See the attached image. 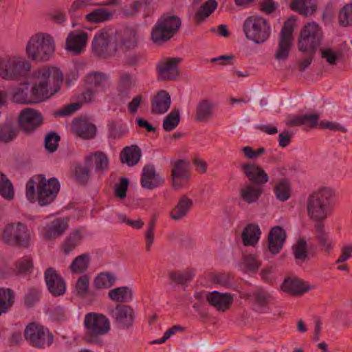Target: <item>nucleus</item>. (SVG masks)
Returning a JSON list of instances; mask_svg holds the SVG:
<instances>
[{
	"label": "nucleus",
	"mask_w": 352,
	"mask_h": 352,
	"mask_svg": "<svg viewBox=\"0 0 352 352\" xmlns=\"http://www.w3.org/2000/svg\"><path fill=\"white\" fill-rule=\"evenodd\" d=\"M30 90L33 104L40 102L57 93L63 80V74L56 67H43L32 73Z\"/></svg>",
	"instance_id": "obj_1"
},
{
	"label": "nucleus",
	"mask_w": 352,
	"mask_h": 352,
	"mask_svg": "<svg viewBox=\"0 0 352 352\" xmlns=\"http://www.w3.org/2000/svg\"><path fill=\"white\" fill-rule=\"evenodd\" d=\"M336 197L335 189L322 186L312 192L307 199V212L312 220H325L331 218L333 212V199Z\"/></svg>",
	"instance_id": "obj_2"
},
{
	"label": "nucleus",
	"mask_w": 352,
	"mask_h": 352,
	"mask_svg": "<svg viewBox=\"0 0 352 352\" xmlns=\"http://www.w3.org/2000/svg\"><path fill=\"white\" fill-rule=\"evenodd\" d=\"M54 50L53 38L44 33H38L31 36L25 48L28 58L36 62L49 60L54 54Z\"/></svg>",
	"instance_id": "obj_3"
},
{
	"label": "nucleus",
	"mask_w": 352,
	"mask_h": 352,
	"mask_svg": "<svg viewBox=\"0 0 352 352\" xmlns=\"http://www.w3.org/2000/svg\"><path fill=\"white\" fill-rule=\"evenodd\" d=\"M30 233L21 221L0 223V241L9 245L28 248L30 243Z\"/></svg>",
	"instance_id": "obj_4"
},
{
	"label": "nucleus",
	"mask_w": 352,
	"mask_h": 352,
	"mask_svg": "<svg viewBox=\"0 0 352 352\" xmlns=\"http://www.w3.org/2000/svg\"><path fill=\"white\" fill-rule=\"evenodd\" d=\"M84 324L86 329V342L102 344V341L100 336L107 333L110 330L109 319L101 314L88 313L85 316Z\"/></svg>",
	"instance_id": "obj_5"
},
{
	"label": "nucleus",
	"mask_w": 352,
	"mask_h": 352,
	"mask_svg": "<svg viewBox=\"0 0 352 352\" xmlns=\"http://www.w3.org/2000/svg\"><path fill=\"white\" fill-rule=\"evenodd\" d=\"M323 39L321 28L316 22L307 23L300 30L298 47L300 52L314 55Z\"/></svg>",
	"instance_id": "obj_6"
},
{
	"label": "nucleus",
	"mask_w": 352,
	"mask_h": 352,
	"mask_svg": "<svg viewBox=\"0 0 352 352\" xmlns=\"http://www.w3.org/2000/svg\"><path fill=\"white\" fill-rule=\"evenodd\" d=\"M245 38L255 43H265L271 34V28L267 21L262 16H248L243 25Z\"/></svg>",
	"instance_id": "obj_7"
},
{
	"label": "nucleus",
	"mask_w": 352,
	"mask_h": 352,
	"mask_svg": "<svg viewBox=\"0 0 352 352\" xmlns=\"http://www.w3.org/2000/svg\"><path fill=\"white\" fill-rule=\"evenodd\" d=\"M91 46L95 56L104 58L113 56L118 50L117 39L113 32L105 28L95 34Z\"/></svg>",
	"instance_id": "obj_8"
},
{
	"label": "nucleus",
	"mask_w": 352,
	"mask_h": 352,
	"mask_svg": "<svg viewBox=\"0 0 352 352\" xmlns=\"http://www.w3.org/2000/svg\"><path fill=\"white\" fill-rule=\"evenodd\" d=\"M24 336L31 345L37 348L50 346L53 342V336L49 330L34 322L26 327Z\"/></svg>",
	"instance_id": "obj_9"
},
{
	"label": "nucleus",
	"mask_w": 352,
	"mask_h": 352,
	"mask_svg": "<svg viewBox=\"0 0 352 352\" xmlns=\"http://www.w3.org/2000/svg\"><path fill=\"white\" fill-rule=\"evenodd\" d=\"M171 164L173 187L177 190L186 187L191 176L189 161L182 159L171 162Z\"/></svg>",
	"instance_id": "obj_10"
},
{
	"label": "nucleus",
	"mask_w": 352,
	"mask_h": 352,
	"mask_svg": "<svg viewBox=\"0 0 352 352\" xmlns=\"http://www.w3.org/2000/svg\"><path fill=\"white\" fill-rule=\"evenodd\" d=\"M294 28L289 22H285L281 29L278 46L274 53L275 59L280 62L286 60L292 46Z\"/></svg>",
	"instance_id": "obj_11"
},
{
	"label": "nucleus",
	"mask_w": 352,
	"mask_h": 352,
	"mask_svg": "<svg viewBox=\"0 0 352 352\" xmlns=\"http://www.w3.org/2000/svg\"><path fill=\"white\" fill-rule=\"evenodd\" d=\"M60 190L57 179L52 177L47 180L43 175V180L38 186V202L41 206H46L53 202Z\"/></svg>",
	"instance_id": "obj_12"
},
{
	"label": "nucleus",
	"mask_w": 352,
	"mask_h": 352,
	"mask_svg": "<svg viewBox=\"0 0 352 352\" xmlns=\"http://www.w3.org/2000/svg\"><path fill=\"white\" fill-rule=\"evenodd\" d=\"M31 65L27 60H11L0 66L3 78L14 80L25 76L30 70Z\"/></svg>",
	"instance_id": "obj_13"
},
{
	"label": "nucleus",
	"mask_w": 352,
	"mask_h": 352,
	"mask_svg": "<svg viewBox=\"0 0 352 352\" xmlns=\"http://www.w3.org/2000/svg\"><path fill=\"white\" fill-rule=\"evenodd\" d=\"M180 61V58H167L159 61L156 65L158 78L164 81L176 80L179 74L178 64Z\"/></svg>",
	"instance_id": "obj_14"
},
{
	"label": "nucleus",
	"mask_w": 352,
	"mask_h": 352,
	"mask_svg": "<svg viewBox=\"0 0 352 352\" xmlns=\"http://www.w3.org/2000/svg\"><path fill=\"white\" fill-rule=\"evenodd\" d=\"M109 314L122 328H129L133 323L135 313L129 305L118 304L114 309H109Z\"/></svg>",
	"instance_id": "obj_15"
},
{
	"label": "nucleus",
	"mask_w": 352,
	"mask_h": 352,
	"mask_svg": "<svg viewBox=\"0 0 352 352\" xmlns=\"http://www.w3.org/2000/svg\"><path fill=\"white\" fill-rule=\"evenodd\" d=\"M88 40V34L76 30L70 32L65 41V50L74 55H79L85 50Z\"/></svg>",
	"instance_id": "obj_16"
},
{
	"label": "nucleus",
	"mask_w": 352,
	"mask_h": 352,
	"mask_svg": "<svg viewBox=\"0 0 352 352\" xmlns=\"http://www.w3.org/2000/svg\"><path fill=\"white\" fill-rule=\"evenodd\" d=\"M42 122L41 113L30 108L23 109L19 116V125L28 133H32Z\"/></svg>",
	"instance_id": "obj_17"
},
{
	"label": "nucleus",
	"mask_w": 352,
	"mask_h": 352,
	"mask_svg": "<svg viewBox=\"0 0 352 352\" xmlns=\"http://www.w3.org/2000/svg\"><path fill=\"white\" fill-rule=\"evenodd\" d=\"M206 300L217 311L225 312L230 309L233 303L234 295L231 293L213 291L206 294Z\"/></svg>",
	"instance_id": "obj_18"
},
{
	"label": "nucleus",
	"mask_w": 352,
	"mask_h": 352,
	"mask_svg": "<svg viewBox=\"0 0 352 352\" xmlns=\"http://www.w3.org/2000/svg\"><path fill=\"white\" fill-rule=\"evenodd\" d=\"M44 276L47 289L53 296H60L65 293V282L54 268L46 270Z\"/></svg>",
	"instance_id": "obj_19"
},
{
	"label": "nucleus",
	"mask_w": 352,
	"mask_h": 352,
	"mask_svg": "<svg viewBox=\"0 0 352 352\" xmlns=\"http://www.w3.org/2000/svg\"><path fill=\"white\" fill-rule=\"evenodd\" d=\"M243 173L252 182L262 186L269 181V176L263 168L256 164H244L241 165Z\"/></svg>",
	"instance_id": "obj_20"
},
{
	"label": "nucleus",
	"mask_w": 352,
	"mask_h": 352,
	"mask_svg": "<svg viewBox=\"0 0 352 352\" xmlns=\"http://www.w3.org/2000/svg\"><path fill=\"white\" fill-rule=\"evenodd\" d=\"M281 289L292 296H301L310 290V287L296 277H287L280 286Z\"/></svg>",
	"instance_id": "obj_21"
},
{
	"label": "nucleus",
	"mask_w": 352,
	"mask_h": 352,
	"mask_svg": "<svg viewBox=\"0 0 352 352\" xmlns=\"http://www.w3.org/2000/svg\"><path fill=\"white\" fill-rule=\"evenodd\" d=\"M273 296L267 291L258 290L252 294L253 309L259 314H266L270 311V305L272 302Z\"/></svg>",
	"instance_id": "obj_22"
},
{
	"label": "nucleus",
	"mask_w": 352,
	"mask_h": 352,
	"mask_svg": "<svg viewBox=\"0 0 352 352\" xmlns=\"http://www.w3.org/2000/svg\"><path fill=\"white\" fill-rule=\"evenodd\" d=\"M163 183L164 179L160 176L153 165L148 164L143 168L141 184L144 188L152 189Z\"/></svg>",
	"instance_id": "obj_23"
},
{
	"label": "nucleus",
	"mask_w": 352,
	"mask_h": 352,
	"mask_svg": "<svg viewBox=\"0 0 352 352\" xmlns=\"http://www.w3.org/2000/svg\"><path fill=\"white\" fill-rule=\"evenodd\" d=\"M285 231L280 226L272 228L268 235V248L272 254H277L285 241Z\"/></svg>",
	"instance_id": "obj_24"
},
{
	"label": "nucleus",
	"mask_w": 352,
	"mask_h": 352,
	"mask_svg": "<svg viewBox=\"0 0 352 352\" xmlns=\"http://www.w3.org/2000/svg\"><path fill=\"white\" fill-rule=\"evenodd\" d=\"M7 91L14 102L33 104L30 91H29V83L27 82L16 87H9Z\"/></svg>",
	"instance_id": "obj_25"
},
{
	"label": "nucleus",
	"mask_w": 352,
	"mask_h": 352,
	"mask_svg": "<svg viewBox=\"0 0 352 352\" xmlns=\"http://www.w3.org/2000/svg\"><path fill=\"white\" fill-rule=\"evenodd\" d=\"M214 102L209 98L200 100L196 105L195 120L199 122H206L214 116Z\"/></svg>",
	"instance_id": "obj_26"
},
{
	"label": "nucleus",
	"mask_w": 352,
	"mask_h": 352,
	"mask_svg": "<svg viewBox=\"0 0 352 352\" xmlns=\"http://www.w3.org/2000/svg\"><path fill=\"white\" fill-rule=\"evenodd\" d=\"M135 85V78L131 73L127 72L120 73L117 90L118 96L122 102L129 98L130 91Z\"/></svg>",
	"instance_id": "obj_27"
},
{
	"label": "nucleus",
	"mask_w": 352,
	"mask_h": 352,
	"mask_svg": "<svg viewBox=\"0 0 352 352\" xmlns=\"http://www.w3.org/2000/svg\"><path fill=\"white\" fill-rule=\"evenodd\" d=\"M289 8L305 17H311L315 15L318 5L315 0H291Z\"/></svg>",
	"instance_id": "obj_28"
},
{
	"label": "nucleus",
	"mask_w": 352,
	"mask_h": 352,
	"mask_svg": "<svg viewBox=\"0 0 352 352\" xmlns=\"http://www.w3.org/2000/svg\"><path fill=\"white\" fill-rule=\"evenodd\" d=\"M151 113L153 114H164L170 108L171 99L169 94L165 90H161L151 100Z\"/></svg>",
	"instance_id": "obj_29"
},
{
	"label": "nucleus",
	"mask_w": 352,
	"mask_h": 352,
	"mask_svg": "<svg viewBox=\"0 0 352 352\" xmlns=\"http://www.w3.org/2000/svg\"><path fill=\"white\" fill-rule=\"evenodd\" d=\"M72 130L83 139H91L96 133V126L86 119H76L72 122Z\"/></svg>",
	"instance_id": "obj_30"
},
{
	"label": "nucleus",
	"mask_w": 352,
	"mask_h": 352,
	"mask_svg": "<svg viewBox=\"0 0 352 352\" xmlns=\"http://www.w3.org/2000/svg\"><path fill=\"white\" fill-rule=\"evenodd\" d=\"M68 227L67 221H50L41 230L46 240L56 239L62 236Z\"/></svg>",
	"instance_id": "obj_31"
},
{
	"label": "nucleus",
	"mask_w": 352,
	"mask_h": 352,
	"mask_svg": "<svg viewBox=\"0 0 352 352\" xmlns=\"http://www.w3.org/2000/svg\"><path fill=\"white\" fill-rule=\"evenodd\" d=\"M261 231L259 226L255 223L247 225L242 233L241 238L245 246H255L261 237Z\"/></svg>",
	"instance_id": "obj_32"
},
{
	"label": "nucleus",
	"mask_w": 352,
	"mask_h": 352,
	"mask_svg": "<svg viewBox=\"0 0 352 352\" xmlns=\"http://www.w3.org/2000/svg\"><path fill=\"white\" fill-rule=\"evenodd\" d=\"M238 269L244 273H255L261 266V262L256 254H245L241 260L237 263Z\"/></svg>",
	"instance_id": "obj_33"
},
{
	"label": "nucleus",
	"mask_w": 352,
	"mask_h": 352,
	"mask_svg": "<svg viewBox=\"0 0 352 352\" xmlns=\"http://www.w3.org/2000/svg\"><path fill=\"white\" fill-rule=\"evenodd\" d=\"M263 192V188L256 184H249L240 190V197L248 204L256 202Z\"/></svg>",
	"instance_id": "obj_34"
},
{
	"label": "nucleus",
	"mask_w": 352,
	"mask_h": 352,
	"mask_svg": "<svg viewBox=\"0 0 352 352\" xmlns=\"http://www.w3.org/2000/svg\"><path fill=\"white\" fill-rule=\"evenodd\" d=\"M86 161L89 167H94L97 173L103 172L109 167V159L107 155L101 151L90 154L87 157Z\"/></svg>",
	"instance_id": "obj_35"
},
{
	"label": "nucleus",
	"mask_w": 352,
	"mask_h": 352,
	"mask_svg": "<svg viewBox=\"0 0 352 352\" xmlns=\"http://www.w3.org/2000/svg\"><path fill=\"white\" fill-rule=\"evenodd\" d=\"M273 190L276 198L280 202H285L291 197L292 185L288 179L283 178L276 183Z\"/></svg>",
	"instance_id": "obj_36"
},
{
	"label": "nucleus",
	"mask_w": 352,
	"mask_h": 352,
	"mask_svg": "<svg viewBox=\"0 0 352 352\" xmlns=\"http://www.w3.org/2000/svg\"><path fill=\"white\" fill-rule=\"evenodd\" d=\"M159 21H157L152 28L151 38L152 41L157 45H162L174 36Z\"/></svg>",
	"instance_id": "obj_37"
},
{
	"label": "nucleus",
	"mask_w": 352,
	"mask_h": 352,
	"mask_svg": "<svg viewBox=\"0 0 352 352\" xmlns=\"http://www.w3.org/2000/svg\"><path fill=\"white\" fill-rule=\"evenodd\" d=\"M318 116L316 113L305 114L289 117L286 121L287 126H301L307 125L310 127H314L317 125Z\"/></svg>",
	"instance_id": "obj_38"
},
{
	"label": "nucleus",
	"mask_w": 352,
	"mask_h": 352,
	"mask_svg": "<svg viewBox=\"0 0 352 352\" xmlns=\"http://www.w3.org/2000/svg\"><path fill=\"white\" fill-rule=\"evenodd\" d=\"M108 296L114 302H129L133 299V294L130 287L123 286L109 290Z\"/></svg>",
	"instance_id": "obj_39"
},
{
	"label": "nucleus",
	"mask_w": 352,
	"mask_h": 352,
	"mask_svg": "<svg viewBox=\"0 0 352 352\" xmlns=\"http://www.w3.org/2000/svg\"><path fill=\"white\" fill-rule=\"evenodd\" d=\"M141 157V150L136 145L125 147L120 153V160L122 162L127 164L129 166L136 164Z\"/></svg>",
	"instance_id": "obj_40"
},
{
	"label": "nucleus",
	"mask_w": 352,
	"mask_h": 352,
	"mask_svg": "<svg viewBox=\"0 0 352 352\" xmlns=\"http://www.w3.org/2000/svg\"><path fill=\"white\" fill-rule=\"evenodd\" d=\"M87 234L85 228H79L72 232L65 241L63 249L65 253L72 252Z\"/></svg>",
	"instance_id": "obj_41"
},
{
	"label": "nucleus",
	"mask_w": 352,
	"mask_h": 352,
	"mask_svg": "<svg viewBox=\"0 0 352 352\" xmlns=\"http://www.w3.org/2000/svg\"><path fill=\"white\" fill-rule=\"evenodd\" d=\"M15 292L10 288H0V310L6 313L14 303Z\"/></svg>",
	"instance_id": "obj_42"
},
{
	"label": "nucleus",
	"mask_w": 352,
	"mask_h": 352,
	"mask_svg": "<svg viewBox=\"0 0 352 352\" xmlns=\"http://www.w3.org/2000/svg\"><path fill=\"white\" fill-rule=\"evenodd\" d=\"M192 206V201L186 196H183L177 205L170 212L172 219H179L184 217Z\"/></svg>",
	"instance_id": "obj_43"
},
{
	"label": "nucleus",
	"mask_w": 352,
	"mask_h": 352,
	"mask_svg": "<svg viewBox=\"0 0 352 352\" xmlns=\"http://www.w3.org/2000/svg\"><path fill=\"white\" fill-rule=\"evenodd\" d=\"M112 12L104 8L93 10L85 16L87 21L91 23H99L109 21L112 19Z\"/></svg>",
	"instance_id": "obj_44"
},
{
	"label": "nucleus",
	"mask_w": 352,
	"mask_h": 352,
	"mask_svg": "<svg viewBox=\"0 0 352 352\" xmlns=\"http://www.w3.org/2000/svg\"><path fill=\"white\" fill-rule=\"evenodd\" d=\"M18 133V129L11 122L2 123L0 124V142L9 143L13 141Z\"/></svg>",
	"instance_id": "obj_45"
},
{
	"label": "nucleus",
	"mask_w": 352,
	"mask_h": 352,
	"mask_svg": "<svg viewBox=\"0 0 352 352\" xmlns=\"http://www.w3.org/2000/svg\"><path fill=\"white\" fill-rule=\"evenodd\" d=\"M217 2L215 0H208L204 3L195 15V20L201 23L206 20L217 8Z\"/></svg>",
	"instance_id": "obj_46"
},
{
	"label": "nucleus",
	"mask_w": 352,
	"mask_h": 352,
	"mask_svg": "<svg viewBox=\"0 0 352 352\" xmlns=\"http://www.w3.org/2000/svg\"><path fill=\"white\" fill-rule=\"evenodd\" d=\"M86 78L89 84L102 91L105 90L109 86L108 77L103 73H91L87 76Z\"/></svg>",
	"instance_id": "obj_47"
},
{
	"label": "nucleus",
	"mask_w": 352,
	"mask_h": 352,
	"mask_svg": "<svg viewBox=\"0 0 352 352\" xmlns=\"http://www.w3.org/2000/svg\"><path fill=\"white\" fill-rule=\"evenodd\" d=\"M169 32L175 35L181 26V20L175 15L164 14L158 20Z\"/></svg>",
	"instance_id": "obj_48"
},
{
	"label": "nucleus",
	"mask_w": 352,
	"mask_h": 352,
	"mask_svg": "<svg viewBox=\"0 0 352 352\" xmlns=\"http://www.w3.org/2000/svg\"><path fill=\"white\" fill-rule=\"evenodd\" d=\"M0 195L6 199H12L14 197V187L8 177L0 172Z\"/></svg>",
	"instance_id": "obj_49"
},
{
	"label": "nucleus",
	"mask_w": 352,
	"mask_h": 352,
	"mask_svg": "<svg viewBox=\"0 0 352 352\" xmlns=\"http://www.w3.org/2000/svg\"><path fill=\"white\" fill-rule=\"evenodd\" d=\"M121 43L126 50L136 47L138 45L136 30L132 28L125 30L122 37Z\"/></svg>",
	"instance_id": "obj_50"
},
{
	"label": "nucleus",
	"mask_w": 352,
	"mask_h": 352,
	"mask_svg": "<svg viewBox=\"0 0 352 352\" xmlns=\"http://www.w3.org/2000/svg\"><path fill=\"white\" fill-rule=\"evenodd\" d=\"M116 279L111 273H100L95 278L94 285L97 289L109 288L114 284Z\"/></svg>",
	"instance_id": "obj_51"
},
{
	"label": "nucleus",
	"mask_w": 352,
	"mask_h": 352,
	"mask_svg": "<svg viewBox=\"0 0 352 352\" xmlns=\"http://www.w3.org/2000/svg\"><path fill=\"white\" fill-rule=\"evenodd\" d=\"M179 121V111L174 109L164 118L162 124L163 129L166 131H171L178 126Z\"/></svg>",
	"instance_id": "obj_52"
},
{
	"label": "nucleus",
	"mask_w": 352,
	"mask_h": 352,
	"mask_svg": "<svg viewBox=\"0 0 352 352\" xmlns=\"http://www.w3.org/2000/svg\"><path fill=\"white\" fill-rule=\"evenodd\" d=\"M34 268L33 261L31 256H24L19 258L15 263V270L17 273L27 274L32 273Z\"/></svg>",
	"instance_id": "obj_53"
},
{
	"label": "nucleus",
	"mask_w": 352,
	"mask_h": 352,
	"mask_svg": "<svg viewBox=\"0 0 352 352\" xmlns=\"http://www.w3.org/2000/svg\"><path fill=\"white\" fill-rule=\"evenodd\" d=\"M89 256L88 254H81L77 256L71 263L70 269L74 273H82L89 267Z\"/></svg>",
	"instance_id": "obj_54"
},
{
	"label": "nucleus",
	"mask_w": 352,
	"mask_h": 352,
	"mask_svg": "<svg viewBox=\"0 0 352 352\" xmlns=\"http://www.w3.org/2000/svg\"><path fill=\"white\" fill-rule=\"evenodd\" d=\"M109 137L112 139H120L128 133V129L125 124H119L113 120L109 121Z\"/></svg>",
	"instance_id": "obj_55"
},
{
	"label": "nucleus",
	"mask_w": 352,
	"mask_h": 352,
	"mask_svg": "<svg viewBox=\"0 0 352 352\" xmlns=\"http://www.w3.org/2000/svg\"><path fill=\"white\" fill-rule=\"evenodd\" d=\"M194 276L195 274L192 270L172 272L169 274L170 279L178 285H185L190 283Z\"/></svg>",
	"instance_id": "obj_56"
},
{
	"label": "nucleus",
	"mask_w": 352,
	"mask_h": 352,
	"mask_svg": "<svg viewBox=\"0 0 352 352\" xmlns=\"http://www.w3.org/2000/svg\"><path fill=\"white\" fill-rule=\"evenodd\" d=\"M317 237L321 246L329 252L331 249V241L329 239L328 234L325 232L324 225L321 221H318L315 226Z\"/></svg>",
	"instance_id": "obj_57"
},
{
	"label": "nucleus",
	"mask_w": 352,
	"mask_h": 352,
	"mask_svg": "<svg viewBox=\"0 0 352 352\" xmlns=\"http://www.w3.org/2000/svg\"><path fill=\"white\" fill-rule=\"evenodd\" d=\"M41 180H43L42 175H35L26 184V197L31 202L35 201V188L38 190V186H40Z\"/></svg>",
	"instance_id": "obj_58"
},
{
	"label": "nucleus",
	"mask_w": 352,
	"mask_h": 352,
	"mask_svg": "<svg viewBox=\"0 0 352 352\" xmlns=\"http://www.w3.org/2000/svg\"><path fill=\"white\" fill-rule=\"evenodd\" d=\"M338 21L342 26L352 25V2L341 9L338 15Z\"/></svg>",
	"instance_id": "obj_59"
},
{
	"label": "nucleus",
	"mask_w": 352,
	"mask_h": 352,
	"mask_svg": "<svg viewBox=\"0 0 352 352\" xmlns=\"http://www.w3.org/2000/svg\"><path fill=\"white\" fill-rule=\"evenodd\" d=\"M321 58L330 65H337L339 60V53L330 47H323L320 50Z\"/></svg>",
	"instance_id": "obj_60"
},
{
	"label": "nucleus",
	"mask_w": 352,
	"mask_h": 352,
	"mask_svg": "<svg viewBox=\"0 0 352 352\" xmlns=\"http://www.w3.org/2000/svg\"><path fill=\"white\" fill-rule=\"evenodd\" d=\"M294 257L296 260L305 261L308 256L307 251V243L305 239H300L293 246Z\"/></svg>",
	"instance_id": "obj_61"
},
{
	"label": "nucleus",
	"mask_w": 352,
	"mask_h": 352,
	"mask_svg": "<svg viewBox=\"0 0 352 352\" xmlns=\"http://www.w3.org/2000/svg\"><path fill=\"white\" fill-rule=\"evenodd\" d=\"M59 136L55 133L48 134L45 139V146L47 151L54 152L56 150Z\"/></svg>",
	"instance_id": "obj_62"
},
{
	"label": "nucleus",
	"mask_w": 352,
	"mask_h": 352,
	"mask_svg": "<svg viewBox=\"0 0 352 352\" xmlns=\"http://www.w3.org/2000/svg\"><path fill=\"white\" fill-rule=\"evenodd\" d=\"M81 107L79 102L71 103L65 105L61 109L55 113L56 116H67L73 114L78 111Z\"/></svg>",
	"instance_id": "obj_63"
},
{
	"label": "nucleus",
	"mask_w": 352,
	"mask_h": 352,
	"mask_svg": "<svg viewBox=\"0 0 352 352\" xmlns=\"http://www.w3.org/2000/svg\"><path fill=\"white\" fill-rule=\"evenodd\" d=\"M89 285V278L87 275L81 276L76 281V289L79 295L86 294Z\"/></svg>",
	"instance_id": "obj_64"
}]
</instances>
